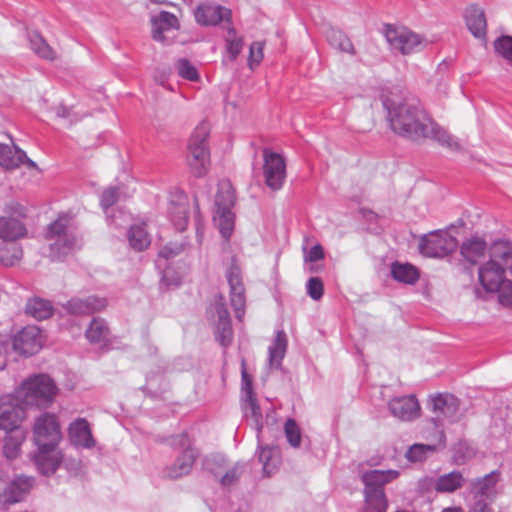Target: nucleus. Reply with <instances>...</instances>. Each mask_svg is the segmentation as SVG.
<instances>
[{
    "instance_id": "1",
    "label": "nucleus",
    "mask_w": 512,
    "mask_h": 512,
    "mask_svg": "<svg viewBox=\"0 0 512 512\" xmlns=\"http://www.w3.org/2000/svg\"><path fill=\"white\" fill-rule=\"evenodd\" d=\"M383 105L395 134L416 142L431 139L452 152L463 150L461 142L432 120L419 102L387 97Z\"/></svg>"
},
{
    "instance_id": "2",
    "label": "nucleus",
    "mask_w": 512,
    "mask_h": 512,
    "mask_svg": "<svg viewBox=\"0 0 512 512\" xmlns=\"http://www.w3.org/2000/svg\"><path fill=\"white\" fill-rule=\"evenodd\" d=\"M32 432L34 444L38 448L35 463L42 474L50 475L56 471L62 460L58 450L62 439L58 417L48 412L40 414L34 420Z\"/></svg>"
},
{
    "instance_id": "3",
    "label": "nucleus",
    "mask_w": 512,
    "mask_h": 512,
    "mask_svg": "<svg viewBox=\"0 0 512 512\" xmlns=\"http://www.w3.org/2000/svg\"><path fill=\"white\" fill-rule=\"evenodd\" d=\"M512 270V243L497 240L487 248H482V288L490 293L499 288L506 277L507 271Z\"/></svg>"
},
{
    "instance_id": "4",
    "label": "nucleus",
    "mask_w": 512,
    "mask_h": 512,
    "mask_svg": "<svg viewBox=\"0 0 512 512\" xmlns=\"http://www.w3.org/2000/svg\"><path fill=\"white\" fill-rule=\"evenodd\" d=\"M14 391L25 407L46 409L53 404L59 390L48 374L39 373L24 379Z\"/></svg>"
},
{
    "instance_id": "5",
    "label": "nucleus",
    "mask_w": 512,
    "mask_h": 512,
    "mask_svg": "<svg viewBox=\"0 0 512 512\" xmlns=\"http://www.w3.org/2000/svg\"><path fill=\"white\" fill-rule=\"evenodd\" d=\"M398 470H369L363 472L361 480L365 485L364 494L368 510L373 512H385L387 500L384 493V485L399 477Z\"/></svg>"
},
{
    "instance_id": "6",
    "label": "nucleus",
    "mask_w": 512,
    "mask_h": 512,
    "mask_svg": "<svg viewBox=\"0 0 512 512\" xmlns=\"http://www.w3.org/2000/svg\"><path fill=\"white\" fill-rule=\"evenodd\" d=\"M46 239L49 241V256L52 260L62 259L79 246L76 232L66 216H60L48 226Z\"/></svg>"
},
{
    "instance_id": "7",
    "label": "nucleus",
    "mask_w": 512,
    "mask_h": 512,
    "mask_svg": "<svg viewBox=\"0 0 512 512\" xmlns=\"http://www.w3.org/2000/svg\"><path fill=\"white\" fill-rule=\"evenodd\" d=\"M209 132L208 123H200L192 133L188 144L187 162L193 174L197 177L204 176L208 170L210 154L207 138Z\"/></svg>"
},
{
    "instance_id": "8",
    "label": "nucleus",
    "mask_w": 512,
    "mask_h": 512,
    "mask_svg": "<svg viewBox=\"0 0 512 512\" xmlns=\"http://www.w3.org/2000/svg\"><path fill=\"white\" fill-rule=\"evenodd\" d=\"M171 445L180 451L173 464L167 466L163 474L170 479H177L188 475L197 457V451L192 446L187 434H180L171 438Z\"/></svg>"
},
{
    "instance_id": "9",
    "label": "nucleus",
    "mask_w": 512,
    "mask_h": 512,
    "mask_svg": "<svg viewBox=\"0 0 512 512\" xmlns=\"http://www.w3.org/2000/svg\"><path fill=\"white\" fill-rule=\"evenodd\" d=\"M385 35L391 49L404 55L420 52L431 43L425 37L406 28L388 27Z\"/></svg>"
},
{
    "instance_id": "10",
    "label": "nucleus",
    "mask_w": 512,
    "mask_h": 512,
    "mask_svg": "<svg viewBox=\"0 0 512 512\" xmlns=\"http://www.w3.org/2000/svg\"><path fill=\"white\" fill-rule=\"evenodd\" d=\"M241 392L242 409L245 417L252 421L258 434L262 429V413L252 388V379L247 373L246 363H241Z\"/></svg>"
},
{
    "instance_id": "11",
    "label": "nucleus",
    "mask_w": 512,
    "mask_h": 512,
    "mask_svg": "<svg viewBox=\"0 0 512 512\" xmlns=\"http://www.w3.org/2000/svg\"><path fill=\"white\" fill-rule=\"evenodd\" d=\"M34 483V478L26 475H18L9 482L0 480V510L23 501L32 490Z\"/></svg>"
},
{
    "instance_id": "12",
    "label": "nucleus",
    "mask_w": 512,
    "mask_h": 512,
    "mask_svg": "<svg viewBox=\"0 0 512 512\" xmlns=\"http://www.w3.org/2000/svg\"><path fill=\"white\" fill-rule=\"evenodd\" d=\"M457 247V240L446 231L432 232L422 237L419 250L422 255L442 258L452 253Z\"/></svg>"
},
{
    "instance_id": "13",
    "label": "nucleus",
    "mask_w": 512,
    "mask_h": 512,
    "mask_svg": "<svg viewBox=\"0 0 512 512\" xmlns=\"http://www.w3.org/2000/svg\"><path fill=\"white\" fill-rule=\"evenodd\" d=\"M208 315L215 326V334L222 346H228L232 340L233 330L229 312L222 295L215 296L208 310Z\"/></svg>"
},
{
    "instance_id": "14",
    "label": "nucleus",
    "mask_w": 512,
    "mask_h": 512,
    "mask_svg": "<svg viewBox=\"0 0 512 512\" xmlns=\"http://www.w3.org/2000/svg\"><path fill=\"white\" fill-rule=\"evenodd\" d=\"M428 406L433 413V421L436 426L453 423L458 419L459 402L458 399L447 393H439L431 396L428 401Z\"/></svg>"
},
{
    "instance_id": "15",
    "label": "nucleus",
    "mask_w": 512,
    "mask_h": 512,
    "mask_svg": "<svg viewBox=\"0 0 512 512\" xmlns=\"http://www.w3.org/2000/svg\"><path fill=\"white\" fill-rule=\"evenodd\" d=\"M24 405L16 397V393L0 397V429L11 431L21 429L26 418Z\"/></svg>"
},
{
    "instance_id": "16",
    "label": "nucleus",
    "mask_w": 512,
    "mask_h": 512,
    "mask_svg": "<svg viewBox=\"0 0 512 512\" xmlns=\"http://www.w3.org/2000/svg\"><path fill=\"white\" fill-rule=\"evenodd\" d=\"M44 336L39 327L28 325L19 331L12 340V349L19 355L31 356L43 346Z\"/></svg>"
},
{
    "instance_id": "17",
    "label": "nucleus",
    "mask_w": 512,
    "mask_h": 512,
    "mask_svg": "<svg viewBox=\"0 0 512 512\" xmlns=\"http://www.w3.org/2000/svg\"><path fill=\"white\" fill-rule=\"evenodd\" d=\"M263 173L266 185L272 190L282 188L286 178V164L281 155L268 150L264 151Z\"/></svg>"
},
{
    "instance_id": "18",
    "label": "nucleus",
    "mask_w": 512,
    "mask_h": 512,
    "mask_svg": "<svg viewBox=\"0 0 512 512\" xmlns=\"http://www.w3.org/2000/svg\"><path fill=\"white\" fill-rule=\"evenodd\" d=\"M226 277L230 287V301L235 312V317L239 321H243L246 300L240 268L233 263L228 269Z\"/></svg>"
},
{
    "instance_id": "19",
    "label": "nucleus",
    "mask_w": 512,
    "mask_h": 512,
    "mask_svg": "<svg viewBox=\"0 0 512 512\" xmlns=\"http://www.w3.org/2000/svg\"><path fill=\"white\" fill-rule=\"evenodd\" d=\"M205 467L209 470L223 487H229L237 482L242 474V466L235 464L232 467L226 468L225 458L221 455L211 456L206 459Z\"/></svg>"
},
{
    "instance_id": "20",
    "label": "nucleus",
    "mask_w": 512,
    "mask_h": 512,
    "mask_svg": "<svg viewBox=\"0 0 512 512\" xmlns=\"http://www.w3.org/2000/svg\"><path fill=\"white\" fill-rule=\"evenodd\" d=\"M390 413L401 421H413L420 417L421 407L415 395L397 396L388 402Z\"/></svg>"
},
{
    "instance_id": "21",
    "label": "nucleus",
    "mask_w": 512,
    "mask_h": 512,
    "mask_svg": "<svg viewBox=\"0 0 512 512\" xmlns=\"http://www.w3.org/2000/svg\"><path fill=\"white\" fill-rule=\"evenodd\" d=\"M231 11L218 4L203 3L194 10V17L202 26H215L222 21H229Z\"/></svg>"
},
{
    "instance_id": "22",
    "label": "nucleus",
    "mask_w": 512,
    "mask_h": 512,
    "mask_svg": "<svg viewBox=\"0 0 512 512\" xmlns=\"http://www.w3.org/2000/svg\"><path fill=\"white\" fill-rule=\"evenodd\" d=\"M460 264L469 273L476 271L480 279V238L473 235L465 239L460 246Z\"/></svg>"
},
{
    "instance_id": "23",
    "label": "nucleus",
    "mask_w": 512,
    "mask_h": 512,
    "mask_svg": "<svg viewBox=\"0 0 512 512\" xmlns=\"http://www.w3.org/2000/svg\"><path fill=\"white\" fill-rule=\"evenodd\" d=\"M21 164L36 169V163L27 157L26 153L15 145L0 144V165L5 169H15Z\"/></svg>"
},
{
    "instance_id": "24",
    "label": "nucleus",
    "mask_w": 512,
    "mask_h": 512,
    "mask_svg": "<svg viewBox=\"0 0 512 512\" xmlns=\"http://www.w3.org/2000/svg\"><path fill=\"white\" fill-rule=\"evenodd\" d=\"M68 434L70 441L75 446L91 449L96 444L89 423L84 418H78L72 422L69 426Z\"/></svg>"
},
{
    "instance_id": "25",
    "label": "nucleus",
    "mask_w": 512,
    "mask_h": 512,
    "mask_svg": "<svg viewBox=\"0 0 512 512\" xmlns=\"http://www.w3.org/2000/svg\"><path fill=\"white\" fill-rule=\"evenodd\" d=\"M107 305L105 298L88 296L86 298H73L67 302L66 309L74 315H89L103 310Z\"/></svg>"
},
{
    "instance_id": "26",
    "label": "nucleus",
    "mask_w": 512,
    "mask_h": 512,
    "mask_svg": "<svg viewBox=\"0 0 512 512\" xmlns=\"http://www.w3.org/2000/svg\"><path fill=\"white\" fill-rule=\"evenodd\" d=\"M152 35L154 40L166 42L169 37L168 33L178 29L179 23L177 17L169 12L162 11L151 19Z\"/></svg>"
},
{
    "instance_id": "27",
    "label": "nucleus",
    "mask_w": 512,
    "mask_h": 512,
    "mask_svg": "<svg viewBox=\"0 0 512 512\" xmlns=\"http://www.w3.org/2000/svg\"><path fill=\"white\" fill-rule=\"evenodd\" d=\"M438 443H415L411 445L405 453V457L409 462L421 463L426 461L430 456L436 453L441 446H445V435L443 431L437 434Z\"/></svg>"
},
{
    "instance_id": "28",
    "label": "nucleus",
    "mask_w": 512,
    "mask_h": 512,
    "mask_svg": "<svg viewBox=\"0 0 512 512\" xmlns=\"http://www.w3.org/2000/svg\"><path fill=\"white\" fill-rule=\"evenodd\" d=\"M27 234L25 225L14 217H0V238L3 241H17Z\"/></svg>"
},
{
    "instance_id": "29",
    "label": "nucleus",
    "mask_w": 512,
    "mask_h": 512,
    "mask_svg": "<svg viewBox=\"0 0 512 512\" xmlns=\"http://www.w3.org/2000/svg\"><path fill=\"white\" fill-rule=\"evenodd\" d=\"M4 439L3 454L9 459H16L21 452V446L26 439V431L23 429H16L9 431Z\"/></svg>"
},
{
    "instance_id": "30",
    "label": "nucleus",
    "mask_w": 512,
    "mask_h": 512,
    "mask_svg": "<svg viewBox=\"0 0 512 512\" xmlns=\"http://www.w3.org/2000/svg\"><path fill=\"white\" fill-rule=\"evenodd\" d=\"M465 478L459 471H452L438 477L434 488L439 493H453L463 487Z\"/></svg>"
},
{
    "instance_id": "31",
    "label": "nucleus",
    "mask_w": 512,
    "mask_h": 512,
    "mask_svg": "<svg viewBox=\"0 0 512 512\" xmlns=\"http://www.w3.org/2000/svg\"><path fill=\"white\" fill-rule=\"evenodd\" d=\"M287 349V337L284 331H278L273 344L269 346L270 368H280Z\"/></svg>"
},
{
    "instance_id": "32",
    "label": "nucleus",
    "mask_w": 512,
    "mask_h": 512,
    "mask_svg": "<svg viewBox=\"0 0 512 512\" xmlns=\"http://www.w3.org/2000/svg\"><path fill=\"white\" fill-rule=\"evenodd\" d=\"M145 226V223L135 224L131 226L128 232L129 244L136 251L145 250L151 243V238Z\"/></svg>"
},
{
    "instance_id": "33",
    "label": "nucleus",
    "mask_w": 512,
    "mask_h": 512,
    "mask_svg": "<svg viewBox=\"0 0 512 512\" xmlns=\"http://www.w3.org/2000/svg\"><path fill=\"white\" fill-rule=\"evenodd\" d=\"M231 209L227 207L216 209L213 217L215 224L225 239L231 236L234 228V214Z\"/></svg>"
},
{
    "instance_id": "34",
    "label": "nucleus",
    "mask_w": 512,
    "mask_h": 512,
    "mask_svg": "<svg viewBox=\"0 0 512 512\" xmlns=\"http://www.w3.org/2000/svg\"><path fill=\"white\" fill-rule=\"evenodd\" d=\"M259 461L263 465V472L270 476L279 463V451L275 447L259 445Z\"/></svg>"
},
{
    "instance_id": "35",
    "label": "nucleus",
    "mask_w": 512,
    "mask_h": 512,
    "mask_svg": "<svg viewBox=\"0 0 512 512\" xmlns=\"http://www.w3.org/2000/svg\"><path fill=\"white\" fill-rule=\"evenodd\" d=\"M392 277L405 284H414L418 278V270L411 264L394 263L391 268Z\"/></svg>"
},
{
    "instance_id": "36",
    "label": "nucleus",
    "mask_w": 512,
    "mask_h": 512,
    "mask_svg": "<svg viewBox=\"0 0 512 512\" xmlns=\"http://www.w3.org/2000/svg\"><path fill=\"white\" fill-rule=\"evenodd\" d=\"M500 483V474L497 471H493L489 475H486L482 479V497L486 496L487 499L494 498L498 491V485ZM493 509H487V504L484 503V499L482 498V512H492Z\"/></svg>"
},
{
    "instance_id": "37",
    "label": "nucleus",
    "mask_w": 512,
    "mask_h": 512,
    "mask_svg": "<svg viewBox=\"0 0 512 512\" xmlns=\"http://www.w3.org/2000/svg\"><path fill=\"white\" fill-rule=\"evenodd\" d=\"M26 312L37 320H45L53 313L50 301L41 298H34L28 301Z\"/></svg>"
},
{
    "instance_id": "38",
    "label": "nucleus",
    "mask_w": 512,
    "mask_h": 512,
    "mask_svg": "<svg viewBox=\"0 0 512 512\" xmlns=\"http://www.w3.org/2000/svg\"><path fill=\"white\" fill-rule=\"evenodd\" d=\"M22 257V249L16 241H3L0 244V262L5 266H13Z\"/></svg>"
},
{
    "instance_id": "39",
    "label": "nucleus",
    "mask_w": 512,
    "mask_h": 512,
    "mask_svg": "<svg viewBox=\"0 0 512 512\" xmlns=\"http://www.w3.org/2000/svg\"><path fill=\"white\" fill-rule=\"evenodd\" d=\"M31 49L39 57L47 60H53L56 57L55 51L45 41V39L37 32L28 34Z\"/></svg>"
},
{
    "instance_id": "40",
    "label": "nucleus",
    "mask_w": 512,
    "mask_h": 512,
    "mask_svg": "<svg viewBox=\"0 0 512 512\" xmlns=\"http://www.w3.org/2000/svg\"><path fill=\"white\" fill-rule=\"evenodd\" d=\"M326 37L333 48L346 53H354L352 42L341 30L331 28L327 31Z\"/></svg>"
},
{
    "instance_id": "41",
    "label": "nucleus",
    "mask_w": 512,
    "mask_h": 512,
    "mask_svg": "<svg viewBox=\"0 0 512 512\" xmlns=\"http://www.w3.org/2000/svg\"><path fill=\"white\" fill-rule=\"evenodd\" d=\"M463 19L467 29L475 37H480V8L477 4H471L465 8Z\"/></svg>"
},
{
    "instance_id": "42",
    "label": "nucleus",
    "mask_w": 512,
    "mask_h": 512,
    "mask_svg": "<svg viewBox=\"0 0 512 512\" xmlns=\"http://www.w3.org/2000/svg\"><path fill=\"white\" fill-rule=\"evenodd\" d=\"M109 335V329L106 322L101 318H94L86 331V337L90 342H104Z\"/></svg>"
},
{
    "instance_id": "43",
    "label": "nucleus",
    "mask_w": 512,
    "mask_h": 512,
    "mask_svg": "<svg viewBox=\"0 0 512 512\" xmlns=\"http://www.w3.org/2000/svg\"><path fill=\"white\" fill-rule=\"evenodd\" d=\"M235 202L233 188L229 181L219 183L218 192L215 198L216 209L232 208Z\"/></svg>"
},
{
    "instance_id": "44",
    "label": "nucleus",
    "mask_w": 512,
    "mask_h": 512,
    "mask_svg": "<svg viewBox=\"0 0 512 512\" xmlns=\"http://www.w3.org/2000/svg\"><path fill=\"white\" fill-rule=\"evenodd\" d=\"M177 74L188 81L197 82L200 79L199 72L195 65L186 58L178 59L175 64Z\"/></svg>"
},
{
    "instance_id": "45",
    "label": "nucleus",
    "mask_w": 512,
    "mask_h": 512,
    "mask_svg": "<svg viewBox=\"0 0 512 512\" xmlns=\"http://www.w3.org/2000/svg\"><path fill=\"white\" fill-rule=\"evenodd\" d=\"M226 49L231 60H235L243 48V39L237 36L234 28L228 27L225 36Z\"/></svg>"
},
{
    "instance_id": "46",
    "label": "nucleus",
    "mask_w": 512,
    "mask_h": 512,
    "mask_svg": "<svg viewBox=\"0 0 512 512\" xmlns=\"http://www.w3.org/2000/svg\"><path fill=\"white\" fill-rule=\"evenodd\" d=\"M170 216L175 228L183 231L188 223V209L184 204H179L170 210Z\"/></svg>"
},
{
    "instance_id": "47",
    "label": "nucleus",
    "mask_w": 512,
    "mask_h": 512,
    "mask_svg": "<svg viewBox=\"0 0 512 512\" xmlns=\"http://www.w3.org/2000/svg\"><path fill=\"white\" fill-rule=\"evenodd\" d=\"M496 53L507 61L512 62V36L503 35L494 41Z\"/></svg>"
},
{
    "instance_id": "48",
    "label": "nucleus",
    "mask_w": 512,
    "mask_h": 512,
    "mask_svg": "<svg viewBox=\"0 0 512 512\" xmlns=\"http://www.w3.org/2000/svg\"><path fill=\"white\" fill-rule=\"evenodd\" d=\"M284 431L289 444L297 448L301 444V431L293 419H288L284 426Z\"/></svg>"
},
{
    "instance_id": "49",
    "label": "nucleus",
    "mask_w": 512,
    "mask_h": 512,
    "mask_svg": "<svg viewBox=\"0 0 512 512\" xmlns=\"http://www.w3.org/2000/svg\"><path fill=\"white\" fill-rule=\"evenodd\" d=\"M264 43L260 41L253 42L249 49L248 66L250 69L257 67L263 59Z\"/></svg>"
},
{
    "instance_id": "50",
    "label": "nucleus",
    "mask_w": 512,
    "mask_h": 512,
    "mask_svg": "<svg viewBox=\"0 0 512 512\" xmlns=\"http://www.w3.org/2000/svg\"><path fill=\"white\" fill-rule=\"evenodd\" d=\"M307 294L313 300H319L323 296L324 286L323 282L318 277H311L306 284Z\"/></svg>"
},
{
    "instance_id": "51",
    "label": "nucleus",
    "mask_w": 512,
    "mask_h": 512,
    "mask_svg": "<svg viewBox=\"0 0 512 512\" xmlns=\"http://www.w3.org/2000/svg\"><path fill=\"white\" fill-rule=\"evenodd\" d=\"M185 249V245L179 242H172L165 245L160 251L159 256L165 259L173 258L180 253H182Z\"/></svg>"
},
{
    "instance_id": "52",
    "label": "nucleus",
    "mask_w": 512,
    "mask_h": 512,
    "mask_svg": "<svg viewBox=\"0 0 512 512\" xmlns=\"http://www.w3.org/2000/svg\"><path fill=\"white\" fill-rule=\"evenodd\" d=\"M303 252L305 262H316L325 257L324 249L320 244H315L309 250L304 246Z\"/></svg>"
},
{
    "instance_id": "53",
    "label": "nucleus",
    "mask_w": 512,
    "mask_h": 512,
    "mask_svg": "<svg viewBox=\"0 0 512 512\" xmlns=\"http://www.w3.org/2000/svg\"><path fill=\"white\" fill-rule=\"evenodd\" d=\"M118 199V191L116 188H108L106 189L101 197V205L103 208L107 209L116 203Z\"/></svg>"
},
{
    "instance_id": "54",
    "label": "nucleus",
    "mask_w": 512,
    "mask_h": 512,
    "mask_svg": "<svg viewBox=\"0 0 512 512\" xmlns=\"http://www.w3.org/2000/svg\"><path fill=\"white\" fill-rule=\"evenodd\" d=\"M9 355V344L4 341H0V371L3 370L8 362Z\"/></svg>"
},
{
    "instance_id": "55",
    "label": "nucleus",
    "mask_w": 512,
    "mask_h": 512,
    "mask_svg": "<svg viewBox=\"0 0 512 512\" xmlns=\"http://www.w3.org/2000/svg\"><path fill=\"white\" fill-rule=\"evenodd\" d=\"M71 111L69 108L65 106H58L56 108V115L60 118H68L70 117Z\"/></svg>"
},
{
    "instance_id": "56",
    "label": "nucleus",
    "mask_w": 512,
    "mask_h": 512,
    "mask_svg": "<svg viewBox=\"0 0 512 512\" xmlns=\"http://www.w3.org/2000/svg\"><path fill=\"white\" fill-rule=\"evenodd\" d=\"M203 224L201 223L200 219H196V234H197V238H198V241L201 242L202 241V237H203Z\"/></svg>"
},
{
    "instance_id": "57",
    "label": "nucleus",
    "mask_w": 512,
    "mask_h": 512,
    "mask_svg": "<svg viewBox=\"0 0 512 512\" xmlns=\"http://www.w3.org/2000/svg\"><path fill=\"white\" fill-rule=\"evenodd\" d=\"M447 67H448V63L446 61L441 62L437 68L438 73L444 72L447 69Z\"/></svg>"
},
{
    "instance_id": "58",
    "label": "nucleus",
    "mask_w": 512,
    "mask_h": 512,
    "mask_svg": "<svg viewBox=\"0 0 512 512\" xmlns=\"http://www.w3.org/2000/svg\"><path fill=\"white\" fill-rule=\"evenodd\" d=\"M442 512H461L458 508H446Z\"/></svg>"
},
{
    "instance_id": "59",
    "label": "nucleus",
    "mask_w": 512,
    "mask_h": 512,
    "mask_svg": "<svg viewBox=\"0 0 512 512\" xmlns=\"http://www.w3.org/2000/svg\"><path fill=\"white\" fill-rule=\"evenodd\" d=\"M166 78H167V74L165 73V74H163V75L161 76V82H163Z\"/></svg>"
},
{
    "instance_id": "60",
    "label": "nucleus",
    "mask_w": 512,
    "mask_h": 512,
    "mask_svg": "<svg viewBox=\"0 0 512 512\" xmlns=\"http://www.w3.org/2000/svg\"><path fill=\"white\" fill-rule=\"evenodd\" d=\"M475 293H476V295H477V296H479V294H480V290H479L478 288H476V289H475Z\"/></svg>"
}]
</instances>
